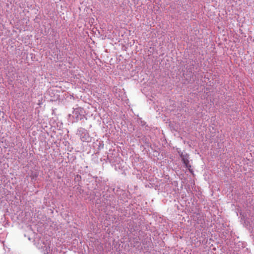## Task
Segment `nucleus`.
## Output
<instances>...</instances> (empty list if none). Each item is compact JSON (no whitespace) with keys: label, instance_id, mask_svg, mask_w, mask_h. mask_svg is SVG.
I'll return each mask as SVG.
<instances>
[{"label":"nucleus","instance_id":"nucleus-1","mask_svg":"<svg viewBox=\"0 0 254 254\" xmlns=\"http://www.w3.org/2000/svg\"><path fill=\"white\" fill-rule=\"evenodd\" d=\"M77 133L80 136L81 140L83 142H89L90 140V136L87 130L84 128H79L77 130Z\"/></svg>","mask_w":254,"mask_h":254},{"label":"nucleus","instance_id":"nucleus-2","mask_svg":"<svg viewBox=\"0 0 254 254\" xmlns=\"http://www.w3.org/2000/svg\"><path fill=\"white\" fill-rule=\"evenodd\" d=\"M84 113V109L81 107L74 108L73 112V116L75 118L76 121H78L79 120H80L83 118Z\"/></svg>","mask_w":254,"mask_h":254},{"label":"nucleus","instance_id":"nucleus-3","mask_svg":"<svg viewBox=\"0 0 254 254\" xmlns=\"http://www.w3.org/2000/svg\"><path fill=\"white\" fill-rule=\"evenodd\" d=\"M179 153L180 154V156L182 159V160L186 167V168H188L189 170H190V168H191V165L190 164V162L189 160V155L187 154H183V152L180 153L179 152Z\"/></svg>","mask_w":254,"mask_h":254},{"label":"nucleus","instance_id":"nucleus-4","mask_svg":"<svg viewBox=\"0 0 254 254\" xmlns=\"http://www.w3.org/2000/svg\"><path fill=\"white\" fill-rule=\"evenodd\" d=\"M46 251L47 252V254H50V247H49L48 248L46 247Z\"/></svg>","mask_w":254,"mask_h":254}]
</instances>
